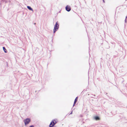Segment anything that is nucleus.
Segmentation results:
<instances>
[{
	"label": "nucleus",
	"instance_id": "obj_8",
	"mask_svg": "<svg viewBox=\"0 0 127 127\" xmlns=\"http://www.w3.org/2000/svg\"><path fill=\"white\" fill-rule=\"evenodd\" d=\"M78 98L77 97H76V98H75L74 101H75V102H77V101Z\"/></svg>",
	"mask_w": 127,
	"mask_h": 127
},
{
	"label": "nucleus",
	"instance_id": "obj_1",
	"mask_svg": "<svg viewBox=\"0 0 127 127\" xmlns=\"http://www.w3.org/2000/svg\"><path fill=\"white\" fill-rule=\"evenodd\" d=\"M23 122L25 126H27L31 122V120L29 118H27L23 120Z\"/></svg>",
	"mask_w": 127,
	"mask_h": 127
},
{
	"label": "nucleus",
	"instance_id": "obj_16",
	"mask_svg": "<svg viewBox=\"0 0 127 127\" xmlns=\"http://www.w3.org/2000/svg\"><path fill=\"white\" fill-rule=\"evenodd\" d=\"M127 18V16H126V18Z\"/></svg>",
	"mask_w": 127,
	"mask_h": 127
},
{
	"label": "nucleus",
	"instance_id": "obj_12",
	"mask_svg": "<svg viewBox=\"0 0 127 127\" xmlns=\"http://www.w3.org/2000/svg\"><path fill=\"white\" fill-rule=\"evenodd\" d=\"M53 126H52V125H50V124L49 125V127H53Z\"/></svg>",
	"mask_w": 127,
	"mask_h": 127
},
{
	"label": "nucleus",
	"instance_id": "obj_19",
	"mask_svg": "<svg viewBox=\"0 0 127 127\" xmlns=\"http://www.w3.org/2000/svg\"><path fill=\"white\" fill-rule=\"evenodd\" d=\"M34 24H35V23H34Z\"/></svg>",
	"mask_w": 127,
	"mask_h": 127
},
{
	"label": "nucleus",
	"instance_id": "obj_4",
	"mask_svg": "<svg viewBox=\"0 0 127 127\" xmlns=\"http://www.w3.org/2000/svg\"><path fill=\"white\" fill-rule=\"evenodd\" d=\"M66 10L68 12L69 11L71 10V8L69 6L67 5L65 7Z\"/></svg>",
	"mask_w": 127,
	"mask_h": 127
},
{
	"label": "nucleus",
	"instance_id": "obj_13",
	"mask_svg": "<svg viewBox=\"0 0 127 127\" xmlns=\"http://www.w3.org/2000/svg\"><path fill=\"white\" fill-rule=\"evenodd\" d=\"M127 19H126V18L125 20V22L126 23L127 22Z\"/></svg>",
	"mask_w": 127,
	"mask_h": 127
},
{
	"label": "nucleus",
	"instance_id": "obj_9",
	"mask_svg": "<svg viewBox=\"0 0 127 127\" xmlns=\"http://www.w3.org/2000/svg\"><path fill=\"white\" fill-rule=\"evenodd\" d=\"M7 0H1V1H5V3L7 2Z\"/></svg>",
	"mask_w": 127,
	"mask_h": 127
},
{
	"label": "nucleus",
	"instance_id": "obj_3",
	"mask_svg": "<svg viewBox=\"0 0 127 127\" xmlns=\"http://www.w3.org/2000/svg\"><path fill=\"white\" fill-rule=\"evenodd\" d=\"M56 123V122L54 120H53L51 122L50 125H52V126H54Z\"/></svg>",
	"mask_w": 127,
	"mask_h": 127
},
{
	"label": "nucleus",
	"instance_id": "obj_10",
	"mask_svg": "<svg viewBox=\"0 0 127 127\" xmlns=\"http://www.w3.org/2000/svg\"><path fill=\"white\" fill-rule=\"evenodd\" d=\"M76 102L74 101V103H73V107L75 105Z\"/></svg>",
	"mask_w": 127,
	"mask_h": 127
},
{
	"label": "nucleus",
	"instance_id": "obj_15",
	"mask_svg": "<svg viewBox=\"0 0 127 127\" xmlns=\"http://www.w3.org/2000/svg\"><path fill=\"white\" fill-rule=\"evenodd\" d=\"M104 0H103V1L104 2H105Z\"/></svg>",
	"mask_w": 127,
	"mask_h": 127
},
{
	"label": "nucleus",
	"instance_id": "obj_2",
	"mask_svg": "<svg viewBox=\"0 0 127 127\" xmlns=\"http://www.w3.org/2000/svg\"><path fill=\"white\" fill-rule=\"evenodd\" d=\"M59 25L58 23L57 22L56 24H55L54 28L53 30V32L54 33H55V32L59 28Z\"/></svg>",
	"mask_w": 127,
	"mask_h": 127
},
{
	"label": "nucleus",
	"instance_id": "obj_11",
	"mask_svg": "<svg viewBox=\"0 0 127 127\" xmlns=\"http://www.w3.org/2000/svg\"><path fill=\"white\" fill-rule=\"evenodd\" d=\"M29 127H34V126L33 125H31Z\"/></svg>",
	"mask_w": 127,
	"mask_h": 127
},
{
	"label": "nucleus",
	"instance_id": "obj_6",
	"mask_svg": "<svg viewBox=\"0 0 127 127\" xmlns=\"http://www.w3.org/2000/svg\"><path fill=\"white\" fill-rule=\"evenodd\" d=\"M96 120H99V117L98 116H96L94 118Z\"/></svg>",
	"mask_w": 127,
	"mask_h": 127
},
{
	"label": "nucleus",
	"instance_id": "obj_17",
	"mask_svg": "<svg viewBox=\"0 0 127 127\" xmlns=\"http://www.w3.org/2000/svg\"><path fill=\"white\" fill-rule=\"evenodd\" d=\"M94 96H95V95H94Z\"/></svg>",
	"mask_w": 127,
	"mask_h": 127
},
{
	"label": "nucleus",
	"instance_id": "obj_5",
	"mask_svg": "<svg viewBox=\"0 0 127 127\" xmlns=\"http://www.w3.org/2000/svg\"><path fill=\"white\" fill-rule=\"evenodd\" d=\"M27 8L29 10L32 11H33V9L30 6H27Z\"/></svg>",
	"mask_w": 127,
	"mask_h": 127
},
{
	"label": "nucleus",
	"instance_id": "obj_18",
	"mask_svg": "<svg viewBox=\"0 0 127 127\" xmlns=\"http://www.w3.org/2000/svg\"><path fill=\"white\" fill-rule=\"evenodd\" d=\"M9 2H10V1H9Z\"/></svg>",
	"mask_w": 127,
	"mask_h": 127
},
{
	"label": "nucleus",
	"instance_id": "obj_7",
	"mask_svg": "<svg viewBox=\"0 0 127 127\" xmlns=\"http://www.w3.org/2000/svg\"><path fill=\"white\" fill-rule=\"evenodd\" d=\"M3 51H4V52L5 53H6L7 52V50H6V49L5 47H3Z\"/></svg>",
	"mask_w": 127,
	"mask_h": 127
},
{
	"label": "nucleus",
	"instance_id": "obj_14",
	"mask_svg": "<svg viewBox=\"0 0 127 127\" xmlns=\"http://www.w3.org/2000/svg\"><path fill=\"white\" fill-rule=\"evenodd\" d=\"M72 113V111L70 114H71Z\"/></svg>",
	"mask_w": 127,
	"mask_h": 127
}]
</instances>
